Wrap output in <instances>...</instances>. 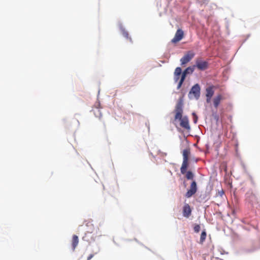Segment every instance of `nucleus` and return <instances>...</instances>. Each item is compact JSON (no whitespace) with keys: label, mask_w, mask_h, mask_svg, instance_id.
Segmentation results:
<instances>
[{"label":"nucleus","mask_w":260,"mask_h":260,"mask_svg":"<svg viewBox=\"0 0 260 260\" xmlns=\"http://www.w3.org/2000/svg\"><path fill=\"white\" fill-rule=\"evenodd\" d=\"M183 101L182 99H179L176 105L174 110V113H175L174 120L176 121L178 120L180 121V125L181 127L187 131H189L190 129V127L189 123L188 118L186 116H182L183 112Z\"/></svg>","instance_id":"1"},{"label":"nucleus","mask_w":260,"mask_h":260,"mask_svg":"<svg viewBox=\"0 0 260 260\" xmlns=\"http://www.w3.org/2000/svg\"><path fill=\"white\" fill-rule=\"evenodd\" d=\"M183 162L180 168L181 173L184 174L188 166V157L190 154V149L186 148L183 151Z\"/></svg>","instance_id":"2"},{"label":"nucleus","mask_w":260,"mask_h":260,"mask_svg":"<svg viewBox=\"0 0 260 260\" xmlns=\"http://www.w3.org/2000/svg\"><path fill=\"white\" fill-rule=\"evenodd\" d=\"M194 56V53L192 51L187 52L181 59V65H184L189 62Z\"/></svg>","instance_id":"3"},{"label":"nucleus","mask_w":260,"mask_h":260,"mask_svg":"<svg viewBox=\"0 0 260 260\" xmlns=\"http://www.w3.org/2000/svg\"><path fill=\"white\" fill-rule=\"evenodd\" d=\"M200 90L201 88L200 85L198 84H196L193 85L191 88L189 95L190 94H193V96L197 99H199L200 96Z\"/></svg>","instance_id":"4"},{"label":"nucleus","mask_w":260,"mask_h":260,"mask_svg":"<svg viewBox=\"0 0 260 260\" xmlns=\"http://www.w3.org/2000/svg\"><path fill=\"white\" fill-rule=\"evenodd\" d=\"M214 86H210L206 89V102L207 103H209L211 102V98L214 95Z\"/></svg>","instance_id":"5"},{"label":"nucleus","mask_w":260,"mask_h":260,"mask_svg":"<svg viewBox=\"0 0 260 260\" xmlns=\"http://www.w3.org/2000/svg\"><path fill=\"white\" fill-rule=\"evenodd\" d=\"M184 32L181 29H178L176 32L174 38L172 40L171 42L173 43H176L179 42L183 38Z\"/></svg>","instance_id":"6"},{"label":"nucleus","mask_w":260,"mask_h":260,"mask_svg":"<svg viewBox=\"0 0 260 260\" xmlns=\"http://www.w3.org/2000/svg\"><path fill=\"white\" fill-rule=\"evenodd\" d=\"M208 63L206 61H203L201 59H197L196 61V67L200 70H205L207 69Z\"/></svg>","instance_id":"7"},{"label":"nucleus","mask_w":260,"mask_h":260,"mask_svg":"<svg viewBox=\"0 0 260 260\" xmlns=\"http://www.w3.org/2000/svg\"><path fill=\"white\" fill-rule=\"evenodd\" d=\"M191 209L188 204H185L183 207V215L184 217L188 218L191 214Z\"/></svg>","instance_id":"8"},{"label":"nucleus","mask_w":260,"mask_h":260,"mask_svg":"<svg viewBox=\"0 0 260 260\" xmlns=\"http://www.w3.org/2000/svg\"><path fill=\"white\" fill-rule=\"evenodd\" d=\"M223 100V97L221 94H218L213 99V102L214 107L217 109L221 101Z\"/></svg>","instance_id":"9"},{"label":"nucleus","mask_w":260,"mask_h":260,"mask_svg":"<svg viewBox=\"0 0 260 260\" xmlns=\"http://www.w3.org/2000/svg\"><path fill=\"white\" fill-rule=\"evenodd\" d=\"M86 226L87 228L85 229L86 233H87L89 234L92 235V234L94 232V227L93 224L91 222H88L87 223H86Z\"/></svg>","instance_id":"10"},{"label":"nucleus","mask_w":260,"mask_h":260,"mask_svg":"<svg viewBox=\"0 0 260 260\" xmlns=\"http://www.w3.org/2000/svg\"><path fill=\"white\" fill-rule=\"evenodd\" d=\"M79 243V238L77 235H73L72 240V247L73 250L75 249Z\"/></svg>","instance_id":"11"},{"label":"nucleus","mask_w":260,"mask_h":260,"mask_svg":"<svg viewBox=\"0 0 260 260\" xmlns=\"http://www.w3.org/2000/svg\"><path fill=\"white\" fill-rule=\"evenodd\" d=\"M82 240L88 242H90L94 240L93 235L85 233V235L82 237Z\"/></svg>","instance_id":"12"},{"label":"nucleus","mask_w":260,"mask_h":260,"mask_svg":"<svg viewBox=\"0 0 260 260\" xmlns=\"http://www.w3.org/2000/svg\"><path fill=\"white\" fill-rule=\"evenodd\" d=\"M194 67L195 66H194L193 67H189L187 68L182 73L181 77H183L185 79L187 74H191L193 73V72L194 71Z\"/></svg>","instance_id":"13"},{"label":"nucleus","mask_w":260,"mask_h":260,"mask_svg":"<svg viewBox=\"0 0 260 260\" xmlns=\"http://www.w3.org/2000/svg\"><path fill=\"white\" fill-rule=\"evenodd\" d=\"M185 173H186V177L187 179L190 180V179H192L193 178L194 175L191 171H188L187 172L186 171L185 174Z\"/></svg>","instance_id":"14"},{"label":"nucleus","mask_w":260,"mask_h":260,"mask_svg":"<svg viewBox=\"0 0 260 260\" xmlns=\"http://www.w3.org/2000/svg\"><path fill=\"white\" fill-rule=\"evenodd\" d=\"M195 192H197V184L195 181H192V182L191 183L190 189Z\"/></svg>","instance_id":"15"},{"label":"nucleus","mask_w":260,"mask_h":260,"mask_svg":"<svg viewBox=\"0 0 260 260\" xmlns=\"http://www.w3.org/2000/svg\"><path fill=\"white\" fill-rule=\"evenodd\" d=\"M206 236V232L205 231H203L201 235L200 243H202L205 240Z\"/></svg>","instance_id":"16"},{"label":"nucleus","mask_w":260,"mask_h":260,"mask_svg":"<svg viewBox=\"0 0 260 260\" xmlns=\"http://www.w3.org/2000/svg\"><path fill=\"white\" fill-rule=\"evenodd\" d=\"M196 192L191 189L188 190L187 192L185 194V197L187 198L191 197L193 194H194Z\"/></svg>","instance_id":"17"},{"label":"nucleus","mask_w":260,"mask_h":260,"mask_svg":"<svg viewBox=\"0 0 260 260\" xmlns=\"http://www.w3.org/2000/svg\"><path fill=\"white\" fill-rule=\"evenodd\" d=\"M182 74L181 68L180 67L176 68L174 72V74H176V75H180L181 76Z\"/></svg>","instance_id":"18"},{"label":"nucleus","mask_w":260,"mask_h":260,"mask_svg":"<svg viewBox=\"0 0 260 260\" xmlns=\"http://www.w3.org/2000/svg\"><path fill=\"white\" fill-rule=\"evenodd\" d=\"M184 80H185L184 77H181V79H180V81H179V83L178 84V86H177V88L178 89H179L181 87V86H182V85Z\"/></svg>","instance_id":"19"},{"label":"nucleus","mask_w":260,"mask_h":260,"mask_svg":"<svg viewBox=\"0 0 260 260\" xmlns=\"http://www.w3.org/2000/svg\"><path fill=\"white\" fill-rule=\"evenodd\" d=\"M194 231L196 233H199L200 230V226L199 224H196L193 228Z\"/></svg>","instance_id":"20"},{"label":"nucleus","mask_w":260,"mask_h":260,"mask_svg":"<svg viewBox=\"0 0 260 260\" xmlns=\"http://www.w3.org/2000/svg\"><path fill=\"white\" fill-rule=\"evenodd\" d=\"M180 75H176V74H174V80L175 82H177L180 79Z\"/></svg>","instance_id":"21"},{"label":"nucleus","mask_w":260,"mask_h":260,"mask_svg":"<svg viewBox=\"0 0 260 260\" xmlns=\"http://www.w3.org/2000/svg\"><path fill=\"white\" fill-rule=\"evenodd\" d=\"M192 115L193 116V121H194V122L196 123L197 121V120H198V117H197V115L195 113H192Z\"/></svg>","instance_id":"22"},{"label":"nucleus","mask_w":260,"mask_h":260,"mask_svg":"<svg viewBox=\"0 0 260 260\" xmlns=\"http://www.w3.org/2000/svg\"><path fill=\"white\" fill-rule=\"evenodd\" d=\"M218 194L220 196V197H222L223 196V194H224V191L222 189H221L220 191H218Z\"/></svg>","instance_id":"23"},{"label":"nucleus","mask_w":260,"mask_h":260,"mask_svg":"<svg viewBox=\"0 0 260 260\" xmlns=\"http://www.w3.org/2000/svg\"><path fill=\"white\" fill-rule=\"evenodd\" d=\"M93 256H94V254H90V255L88 256V257H87V260H90V259H91Z\"/></svg>","instance_id":"24"},{"label":"nucleus","mask_w":260,"mask_h":260,"mask_svg":"<svg viewBox=\"0 0 260 260\" xmlns=\"http://www.w3.org/2000/svg\"><path fill=\"white\" fill-rule=\"evenodd\" d=\"M123 35H124L125 37L128 38V33L127 32H124Z\"/></svg>","instance_id":"25"},{"label":"nucleus","mask_w":260,"mask_h":260,"mask_svg":"<svg viewBox=\"0 0 260 260\" xmlns=\"http://www.w3.org/2000/svg\"><path fill=\"white\" fill-rule=\"evenodd\" d=\"M166 155H167V154H166V153H162V155H161V156Z\"/></svg>","instance_id":"26"},{"label":"nucleus","mask_w":260,"mask_h":260,"mask_svg":"<svg viewBox=\"0 0 260 260\" xmlns=\"http://www.w3.org/2000/svg\"><path fill=\"white\" fill-rule=\"evenodd\" d=\"M96 110H97V111H98V112H99V113L100 112V110H99V109H96Z\"/></svg>","instance_id":"27"}]
</instances>
